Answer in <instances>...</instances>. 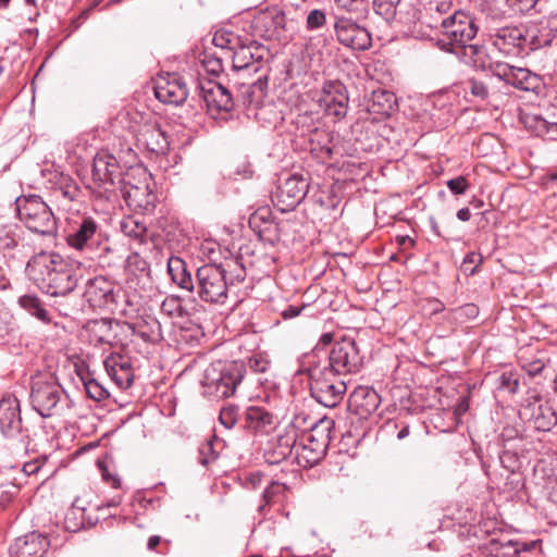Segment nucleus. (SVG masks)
I'll use <instances>...</instances> for the list:
<instances>
[{
    "mask_svg": "<svg viewBox=\"0 0 557 557\" xmlns=\"http://www.w3.org/2000/svg\"><path fill=\"white\" fill-rule=\"evenodd\" d=\"M26 274L39 289L50 296H65L77 286L74 269L55 252H39L26 264Z\"/></svg>",
    "mask_w": 557,
    "mask_h": 557,
    "instance_id": "nucleus-1",
    "label": "nucleus"
},
{
    "mask_svg": "<svg viewBox=\"0 0 557 557\" xmlns=\"http://www.w3.org/2000/svg\"><path fill=\"white\" fill-rule=\"evenodd\" d=\"M333 425V420L323 418L310 423L309 430L297 437L296 461L300 467L311 468L324 457Z\"/></svg>",
    "mask_w": 557,
    "mask_h": 557,
    "instance_id": "nucleus-2",
    "label": "nucleus"
},
{
    "mask_svg": "<svg viewBox=\"0 0 557 557\" xmlns=\"http://www.w3.org/2000/svg\"><path fill=\"white\" fill-rule=\"evenodd\" d=\"M245 373L242 361L218 360L207 367L201 383L207 393L218 398H227L235 395Z\"/></svg>",
    "mask_w": 557,
    "mask_h": 557,
    "instance_id": "nucleus-3",
    "label": "nucleus"
},
{
    "mask_svg": "<svg viewBox=\"0 0 557 557\" xmlns=\"http://www.w3.org/2000/svg\"><path fill=\"white\" fill-rule=\"evenodd\" d=\"M17 216L32 232L51 236L57 232V221L50 207L38 195L21 196L15 200Z\"/></svg>",
    "mask_w": 557,
    "mask_h": 557,
    "instance_id": "nucleus-4",
    "label": "nucleus"
},
{
    "mask_svg": "<svg viewBox=\"0 0 557 557\" xmlns=\"http://www.w3.org/2000/svg\"><path fill=\"white\" fill-rule=\"evenodd\" d=\"M309 376L311 396L319 404L334 408L343 400L347 391L344 376L323 367L310 369Z\"/></svg>",
    "mask_w": 557,
    "mask_h": 557,
    "instance_id": "nucleus-5",
    "label": "nucleus"
},
{
    "mask_svg": "<svg viewBox=\"0 0 557 557\" xmlns=\"http://www.w3.org/2000/svg\"><path fill=\"white\" fill-rule=\"evenodd\" d=\"M91 174L92 185L88 187L92 194L99 198L111 200L114 196L116 180L121 174L116 158L106 150H100L94 158Z\"/></svg>",
    "mask_w": 557,
    "mask_h": 557,
    "instance_id": "nucleus-6",
    "label": "nucleus"
},
{
    "mask_svg": "<svg viewBox=\"0 0 557 557\" xmlns=\"http://www.w3.org/2000/svg\"><path fill=\"white\" fill-rule=\"evenodd\" d=\"M197 294L199 298L209 304L226 302L228 285L223 274V269L216 263H208L197 269Z\"/></svg>",
    "mask_w": 557,
    "mask_h": 557,
    "instance_id": "nucleus-7",
    "label": "nucleus"
},
{
    "mask_svg": "<svg viewBox=\"0 0 557 557\" xmlns=\"http://www.w3.org/2000/svg\"><path fill=\"white\" fill-rule=\"evenodd\" d=\"M63 397L64 391L53 376L38 374L32 377L30 401L40 416H51Z\"/></svg>",
    "mask_w": 557,
    "mask_h": 557,
    "instance_id": "nucleus-8",
    "label": "nucleus"
},
{
    "mask_svg": "<svg viewBox=\"0 0 557 557\" xmlns=\"http://www.w3.org/2000/svg\"><path fill=\"white\" fill-rule=\"evenodd\" d=\"M434 26H441V33L449 40L450 45L465 47L475 38L479 26L476 20L463 11H455L445 20H436Z\"/></svg>",
    "mask_w": 557,
    "mask_h": 557,
    "instance_id": "nucleus-9",
    "label": "nucleus"
},
{
    "mask_svg": "<svg viewBox=\"0 0 557 557\" xmlns=\"http://www.w3.org/2000/svg\"><path fill=\"white\" fill-rule=\"evenodd\" d=\"M362 366V357L356 342L349 337H343L336 342L329 355V364L323 368L346 376L356 373Z\"/></svg>",
    "mask_w": 557,
    "mask_h": 557,
    "instance_id": "nucleus-10",
    "label": "nucleus"
},
{
    "mask_svg": "<svg viewBox=\"0 0 557 557\" xmlns=\"http://www.w3.org/2000/svg\"><path fill=\"white\" fill-rule=\"evenodd\" d=\"M308 190L309 177L294 173L278 184L272 196V202L281 212H289L301 203Z\"/></svg>",
    "mask_w": 557,
    "mask_h": 557,
    "instance_id": "nucleus-11",
    "label": "nucleus"
},
{
    "mask_svg": "<svg viewBox=\"0 0 557 557\" xmlns=\"http://www.w3.org/2000/svg\"><path fill=\"white\" fill-rule=\"evenodd\" d=\"M319 107L336 121L346 117L349 109V96L346 86L339 81H327L323 84L318 99Z\"/></svg>",
    "mask_w": 557,
    "mask_h": 557,
    "instance_id": "nucleus-12",
    "label": "nucleus"
},
{
    "mask_svg": "<svg viewBox=\"0 0 557 557\" xmlns=\"http://www.w3.org/2000/svg\"><path fill=\"white\" fill-rule=\"evenodd\" d=\"M334 29L338 42L345 47L363 51L372 45L369 30L350 17L336 15Z\"/></svg>",
    "mask_w": 557,
    "mask_h": 557,
    "instance_id": "nucleus-13",
    "label": "nucleus"
},
{
    "mask_svg": "<svg viewBox=\"0 0 557 557\" xmlns=\"http://www.w3.org/2000/svg\"><path fill=\"white\" fill-rule=\"evenodd\" d=\"M141 175L144 176V182L138 184L131 182L129 174L119 180V183H121V193L128 206L148 213L152 212L156 207L157 195L146 182L147 173L141 171Z\"/></svg>",
    "mask_w": 557,
    "mask_h": 557,
    "instance_id": "nucleus-14",
    "label": "nucleus"
},
{
    "mask_svg": "<svg viewBox=\"0 0 557 557\" xmlns=\"http://www.w3.org/2000/svg\"><path fill=\"white\" fill-rule=\"evenodd\" d=\"M153 91L159 101L172 106L183 104L188 97V87L176 73L159 75L153 82Z\"/></svg>",
    "mask_w": 557,
    "mask_h": 557,
    "instance_id": "nucleus-15",
    "label": "nucleus"
},
{
    "mask_svg": "<svg viewBox=\"0 0 557 557\" xmlns=\"http://www.w3.org/2000/svg\"><path fill=\"white\" fill-rule=\"evenodd\" d=\"M134 133L138 147L156 154H164L169 150L170 143L165 132L156 120L141 117Z\"/></svg>",
    "mask_w": 557,
    "mask_h": 557,
    "instance_id": "nucleus-16",
    "label": "nucleus"
},
{
    "mask_svg": "<svg viewBox=\"0 0 557 557\" xmlns=\"http://www.w3.org/2000/svg\"><path fill=\"white\" fill-rule=\"evenodd\" d=\"M306 419L301 416L295 417L294 421L286 428L285 433L280 435L275 445L267 450L265 458L269 463H280L287 457H296L297 430H300Z\"/></svg>",
    "mask_w": 557,
    "mask_h": 557,
    "instance_id": "nucleus-17",
    "label": "nucleus"
},
{
    "mask_svg": "<svg viewBox=\"0 0 557 557\" xmlns=\"http://www.w3.org/2000/svg\"><path fill=\"white\" fill-rule=\"evenodd\" d=\"M492 47L505 57H517L523 50L527 38L517 26H505L491 35Z\"/></svg>",
    "mask_w": 557,
    "mask_h": 557,
    "instance_id": "nucleus-18",
    "label": "nucleus"
},
{
    "mask_svg": "<svg viewBox=\"0 0 557 557\" xmlns=\"http://www.w3.org/2000/svg\"><path fill=\"white\" fill-rule=\"evenodd\" d=\"M495 76L523 91H535L541 84L536 74L528 69L513 66L506 62L495 66Z\"/></svg>",
    "mask_w": 557,
    "mask_h": 557,
    "instance_id": "nucleus-19",
    "label": "nucleus"
},
{
    "mask_svg": "<svg viewBox=\"0 0 557 557\" xmlns=\"http://www.w3.org/2000/svg\"><path fill=\"white\" fill-rule=\"evenodd\" d=\"M199 91V96L205 101L208 111L212 114L221 111L228 112L234 107L231 92L220 83L210 79L201 82Z\"/></svg>",
    "mask_w": 557,
    "mask_h": 557,
    "instance_id": "nucleus-20",
    "label": "nucleus"
},
{
    "mask_svg": "<svg viewBox=\"0 0 557 557\" xmlns=\"http://www.w3.org/2000/svg\"><path fill=\"white\" fill-rule=\"evenodd\" d=\"M0 431L7 437L15 438L23 435L24 428L18 399L9 395L0 400Z\"/></svg>",
    "mask_w": 557,
    "mask_h": 557,
    "instance_id": "nucleus-21",
    "label": "nucleus"
},
{
    "mask_svg": "<svg viewBox=\"0 0 557 557\" xmlns=\"http://www.w3.org/2000/svg\"><path fill=\"white\" fill-rule=\"evenodd\" d=\"M381 397L375 389L359 386L349 396L348 410L359 419H367L380 406Z\"/></svg>",
    "mask_w": 557,
    "mask_h": 557,
    "instance_id": "nucleus-22",
    "label": "nucleus"
},
{
    "mask_svg": "<svg viewBox=\"0 0 557 557\" xmlns=\"http://www.w3.org/2000/svg\"><path fill=\"white\" fill-rule=\"evenodd\" d=\"M537 541L522 542L507 536L491 539L487 543V550L495 557H522V554L535 549Z\"/></svg>",
    "mask_w": 557,
    "mask_h": 557,
    "instance_id": "nucleus-23",
    "label": "nucleus"
},
{
    "mask_svg": "<svg viewBox=\"0 0 557 557\" xmlns=\"http://www.w3.org/2000/svg\"><path fill=\"white\" fill-rule=\"evenodd\" d=\"M245 429L253 434H269L277 424V417L260 406H250L245 412Z\"/></svg>",
    "mask_w": 557,
    "mask_h": 557,
    "instance_id": "nucleus-24",
    "label": "nucleus"
},
{
    "mask_svg": "<svg viewBox=\"0 0 557 557\" xmlns=\"http://www.w3.org/2000/svg\"><path fill=\"white\" fill-rule=\"evenodd\" d=\"M106 370L112 381L122 389H127L134 382L131 359L122 355H111L104 361Z\"/></svg>",
    "mask_w": 557,
    "mask_h": 557,
    "instance_id": "nucleus-25",
    "label": "nucleus"
},
{
    "mask_svg": "<svg viewBox=\"0 0 557 557\" xmlns=\"http://www.w3.org/2000/svg\"><path fill=\"white\" fill-rule=\"evenodd\" d=\"M98 231V224L89 216H85L77 224V227L67 235L66 242L70 247L81 250H91L95 243Z\"/></svg>",
    "mask_w": 557,
    "mask_h": 557,
    "instance_id": "nucleus-26",
    "label": "nucleus"
},
{
    "mask_svg": "<svg viewBox=\"0 0 557 557\" xmlns=\"http://www.w3.org/2000/svg\"><path fill=\"white\" fill-rule=\"evenodd\" d=\"M48 539L33 532L15 540L10 548L11 557H44L48 548Z\"/></svg>",
    "mask_w": 557,
    "mask_h": 557,
    "instance_id": "nucleus-27",
    "label": "nucleus"
},
{
    "mask_svg": "<svg viewBox=\"0 0 557 557\" xmlns=\"http://www.w3.org/2000/svg\"><path fill=\"white\" fill-rule=\"evenodd\" d=\"M265 53V47L256 41L243 45L233 53V67L234 70H246L252 67L253 71H257L258 67L255 66V64L260 63L264 59Z\"/></svg>",
    "mask_w": 557,
    "mask_h": 557,
    "instance_id": "nucleus-28",
    "label": "nucleus"
},
{
    "mask_svg": "<svg viewBox=\"0 0 557 557\" xmlns=\"http://www.w3.org/2000/svg\"><path fill=\"white\" fill-rule=\"evenodd\" d=\"M128 326L134 334L147 343L156 344L163 338L161 323L153 314L143 313Z\"/></svg>",
    "mask_w": 557,
    "mask_h": 557,
    "instance_id": "nucleus-29",
    "label": "nucleus"
},
{
    "mask_svg": "<svg viewBox=\"0 0 557 557\" xmlns=\"http://www.w3.org/2000/svg\"><path fill=\"white\" fill-rule=\"evenodd\" d=\"M462 52L463 57L467 59V62L482 71H491L494 76L495 66L505 63L500 60H496L488 51V48L484 45L467 44L462 48Z\"/></svg>",
    "mask_w": 557,
    "mask_h": 557,
    "instance_id": "nucleus-30",
    "label": "nucleus"
},
{
    "mask_svg": "<svg viewBox=\"0 0 557 557\" xmlns=\"http://www.w3.org/2000/svg\"><path fill=\"white\" fill-rule=\"evenodd\" d=\"M168 272L173 283L180 288L193 293L196 288L191 274L187 271L185 261L180 257L168 260Z\"/></svg>",
    "mask_w": 557,
    "mask_h": 557,
    "instance_id": "nucleus-31",
    "label": "nucleus"
},
{
    "mask_svg": "<svg viewBox=\"0 0 557 557\" xmlns=\"http://www.w3.org/2000/svg\"><path fill=\"white\" fill-rule=\"evenodd\" d=\"M85 296L94 305L101 306L112 296L111 283L103 276H97L88 281Z\"/></svg>",
    "mask_w": 557,
    "mask_h": 557,
    "instance_id": "nucleus-32",
    "label": "nucleus"
},
{
    "mask_svg": "<svg viewBox=\"0 0 557 557\" xmlns=\"http://www.w3.org/2000/svg\"><path fill=\"white\" fill-rule=\"evenodd\" d=\"M53 188L55 193H60L62 198L69 202L79 201L83 196L79 185L69 174L60 173L55 175Z\"/></svg>",
    "mask_w": 557,
    "mask_h": 557,
    "instance_id": "nucleus-33",
    "label": "nucleus"
},
{
    "mask_svg": "<svg viewBox=\"0 0 557 557\" xmlns=\"http://www.w3.org/2000/svg\"><path fill=\"white\" fill-rule=\"evenodd\" d=\"M283 13L261 12L255 17L256 29L263 32L262 36L273 37L277 30L284 28Z\"/></svg>",
    "mask_w": 557,
    "mask_h": 557,
    "instance_id": "nucleus-34",
    "label": "nucleus"
},
{
    "mask_svg": "<svg viewBox=\"0 0 557 557\" xmlns=\"http://www.w3.org/2000/svg\"><path fill=\"white\" fill-rule=\"evenodd\" d=\"M450 9V2L433 0L424 9V12L421 13L419 21L421 25H425L432 29L441 30V26H434L433 22L436 20H445L447 15L451 14Z\"/></svg>",
    "mask_w": 557,
    "mask_h": 557,
    "instance_id": "nucleus-35",
    "label": "nucleus"
},
{
    "mask_svg": "<svg viewBox=\"0 0 557 557\" xmlns=\"http://www.w3.org/2000/svg\"><path fill=\"white\" fill-rule=\"evenodd\" d=\"M121 231L139 244H145L151 234L146 224L136 216H126L121 221Z\"/></svg>",
    "mask_w": 557,
    "mask_h": 557,
    "instance_id": "nucleus-36",
    "label": "nucleus"
},
{
    "mask_svg": "<svg viewBox=\"0 0 557 557\" xmlns=\"http://www.w3.org/2000/svg\"><path fill=\"white\" fill-rule=\"evenodd\" d=\"M223 269L224 277L228 285V289L246 278V269L239 259H228L224 263L219 264Z\"/></svg>",
    "mask_w": 557,
    "mask_h": 557,
    "instance_id": "nucleus-37",
    "label": "nucleus"
},
{
    "mask_svg": "<svg viewBox=\"0 0 557 557\" xmlns=\"http://www.w3.org/2000/svg\"><path fill=\"white\" fill-rule=\"evenodd\" d=\"M533 424L539 431H550L557 424L556 411L548 405H540L533 413Z\"/></svg>",
    "mask_w": 557,
    "mask_h": 557,
    "instance_id": "nucleus-38",
    "label": "nucleus"
},
{
    "mask_svg": "<svg viewBox=\"0 0 557 557\" xmlns=\"http://www.w3.org/2000/svg\"><path fill=\"white\" fill-rule=\"evenodd\" d=\"M20 306L44 323H50L49 311L36 295H23L18 298Z\"/></svg>",
    "mask_w": 557,
    "mask_h": 557,
    "instance_id": "nucleus-39",
    "label": "nucleus"
},
{
    "mask_svg": "<svg viewBox=\"0 0 557 557\" xmlns=\"http://www.w3.org/2000/svg\"><path fill=\"white\" fill-rule=\"evenodd\" d=\"M525 125L537 136L557 134V122H549L539 114L528 115L525 117Z\"/></svg>",
    "mask_w": 557,
    "mask_h": 557,
    "instance_id": "nucleus-40",
    "label": "nucleus"
},
{
    "mask_svg": "<svg viewBox=\"0 0 557 557\" xmlns=\"http://www.w3.org/2000/svg\"><path fill=\"white\" fill-rule=\"evenodd\" d=\"M161 312L169 318H182L185 309L182 306L181 298L177 296H166L161 302Z\"/></svg>",
    "mask_w": 557,
    "mask_h": 557,
    "instance_id": "nucleus-41",
    "label": "nucleus"
},
{
    "mask_svg": "<svg viewBox=\"0 0 557 557\" xmlns=\"http://www.w3.org/2000/svg\"><path fill=\"white\" fill-rule=\"evenodd\" d=\"M20 231L17 225L0 227V250L14 248L20 240Z\"/></svg>",
    "mask_w": 557,
    "mask_h": 557,
    "instance_id": "nucleus-42",
    "label": "nucleus"
},
{
    "mask_svg": "<svg viewBox=\"0 0 557 557\" xmlns=\"http://www.w3.org/2000/svg\"><path fill=\"white\" fill-rule=\"evenodd\" d=\"M284 484L278 483L276 481H271L262 494V504L259 506V511L263 513L265 507L272 504L278 495L284 493Z\"/></svg>",
    "mask_w": 557,
    "mask_h": 557,
    "instance_id": "nucleus-43",
    "label": "nucleus"
},
{
    "mask_svg": "<svg viewBox=\"0 0 557 557\" xmlns=\"http://www.w3.org/2000/svg\"><path fill=\"white\" fill-rule=\"evenodd\" d=\"M395 101V96L392 92L385 90L373 92V107H381V109L376 111L377 113L388 114Z\"/></svg>",
    "mask_w": 557,
    "mask_h": 557,
    "instance_id": "nucleus-44",
    "label": "nucleus"
},
{
    "mask_svg": "<svg viewBox=\"0 0 557 557\" xmlns=\"http://www.w3.org/2000/svg\"><path fill=\"white\" fill-rule=\"evenodd\" d=\"M87 395L96 400L101 401L107 399L110 394L106 387H103L97 380L89 379L84 382Z\"/></svg>",
    "mask_w": 557,
    "mask_h": 557,
    "instance_id": "nucleus-45",
    "label": "nucleus"
},
{
    "mask_svg": "<svg viewBox=\"0 0 557 557\" xmlns=\"http://www.w3.org/2000/svg\"><path fill=\"white\" fill-rule=\"evenodd\" d=\"M399 2L400 0H373V8L376 14L388 20L394 16Z\"/></svg>",
    "mask_w": 557,
    "mask_h": 557,
    "instance_id": "nucleus-46",
    "label": "nucleus"
},
{
    "mask_svg": "<svg viewBox=\"0 0 557 557\" xmlns=\"http://www.w3.org/2000/svg\"><path fill=\"white\" fill-rule=\"evenodd\" d=\"M220 423L227 430L234 428L238 420V408L234 405H228L220 410Z\"/></svg>",
    "mask_w": 557,
    "mask_h": 557,
    "instance_id": "nucleus-47",
    "label": "nucleus"
},
{
    "mask_svg": "<svg viewBox=\"0 0 557 557\" xmlns=\"http://www.w3.org/2000/svg\"><path fill=\"white\" fill-rule=\"evenodd\" d=\"M483 261V257L478 252H469L462 260L461 271L467 275H473L478 272L480 264Z\"/></svg>",
    "mask_w": 557,
    "mask_h": 557,
    "instance_id": "nucleus-48",
    "label": "nucleus"
},
{
    "mask_svg": "<svg viewBox=\"0 0 557 557\" xmlns=\"http://www.w3.org/2000/svg\"><path fill=\"white\" fill-rule=\"evenodd\" d=\"M337 8L349 13H364L368 9V0H335Z\"/></svg>",
    "mask_w": 557,
    "mask_h": 557,
    "instance_id": "nucleus-49",
    "label": "nucleus"
},
{
    "mask_svg": "<svg viewBox=\"0 0 557 557\" xmlns=\"http://www.w3.org/2000/svg\"><path fill=\"white\" fill-rule=\"evenodd\" d=\"M468 90L470 94L481 100H485L488 97V87L484 82L471 78L467 82Z\"/></svg>",
    "mask_w": 557,
    "mask_h": 557,
    "instance_id": "nucleus-50",
    "label": "nucleus"
},
{
    "mask_svg": "<svg viewBox=\"0 0 557 557\" xmlns=\"http://www.w3.org/2000/svg\"><path fill=\"white\" fill-rule=\"evenodd\" d=\"M198 460L202 466H208L218 458V454L213 450L212 443L209 441L199 447Z\"/></svg>",
    "mask_w": 557,
    "mask_h": 557,
    "instance_id": "nucleus-51",
    "label": "nucleus"
},
{
    "mask_svg": "<svg viewBox=\"0 0 557 557\" xmlns=\"http://www.w3.org/2000/svg\"><path fill=\"white\" fill-rule=\"evenodd\" d=\"M507 5L517 13H528L535 8L539 0H505Z\"/></svg>",
    "mask_w": 557,
    "mask_h": 557,
    "instance_id": "nucleus-52",
    "label": "nucleus"
},
{
    "mask_svg": "<svg viewBox=\"0 0 557 557\" xmlns=\"http://www.w3.org/2000/svg\"><path fill=\"white\" fill-rule=\"evenodd\" d=\"M326 22L325 13L322 10H312L307 16L308 29H317L322 27Z\"/></svg>",
    "mask_w": 557,
    "mask_h": 557,
    "instance_id": "nucleus-53",
    "label": "nucleus"
},
{
    "mask_svg": "<svg viewBox=\"0 0 557 557\" xmlns=\"http://www.w3.org/2000/svg\"><path fill=\"white\" fill-rule=\"evenodd\" d=\"M446 185L454 195H463L469 188V183L465 176L451 178L447 181Z\"/></svg>",
    "mask_w": 557,
    "mask_h": 557,
    "instance_id": "nucleus-54",
    "label": "nucleus"
},
{
    "mask_svg": "<svg viewBox=\"0 0 557 557\" xmlns=\"http://www.w3.org/2000/svg\"><path fill=\"white\" fill-rule=\"evenodd\" d=\"M270 367V361L261 355H253L249 359V368L256 373H264Z\"/></svg>",
    "mask_w": 557,
    "mask_h": 557,
    "instance_id": "nucleus-55",
    "label": "nucleus"
},
{
    "mask_svg": "<svg viewBox=\"0 0 557 557\" xmlns=\"http://www.w3.org/2000/svg\"><path fill=\"white\" fill-rule=\"evenodd\" d=\"M499 387L516 393L519 386L518 380L511 373H503L499 379Z\"/></svg>",
    "mask_w": 557,
    "mask_h": 557,
    "instance_id": "nucleus-56",
    "label": "nucleus"
},
{
    "mask_svg": "<svg viewBox=\"0 0 557 557\" xmlns=\"http://www.w3.org/2000/svg\"><path fill=\"white\" fill-rule=\"evenodd\" d=\"M315 201L317 203L320 205L321 208H325L327 210H335L338 205L337 197L332 194H324L323 196L319 197Z\"/></svg>",
    "mask_w": 557,
    "mask_h": 557,
    "instance_id": "nucleus-57",
    "label": "nucleus"
},
{
    "mask_svg": "<svg viewBox=\"0 0 557 557\" xmlns=\"http://www.w3.org/2000/svg\"><path fill=\"white\" fill-rule=\"evenodd\" d=\"M42 467V462L39 461L38 459L36 460H32V461H28V462H25L23 465V472L26 474V475H35L39 472V470L41 469Z\"/></svg>",
    "mask_w": 557,
    "mask_h": 557,
    "instance_id": "nucleus-58",
    "label": "nucleus"
},
{
    "mask_svg": "<svg viewBox=\"0 0 557 557\" xmlns=\"http://www.w3.org/2000/svg\"><path fill=\"white\" fill-rule=\"evenodd\" d=\"M305 307L306 306H289L288 308L282 311V318L285 320L293 319L299 315L300 312L305 309Z\"/></svg>",
    "mask_w": 557,
    "mask_h": 557,
    "instance_id": "nucleus-59",
    "label": "nucleus"
},
{
    "mask_svg": "<svg viewBox=\"0 0 557 557\" xmlns=\"http://www.w3.org/2000/svg\"><path fill=\"white\" fill-rule=\"evenodd\" d=\"M458 311H459L461 314H463V315H466V317H468V318H474V317H476V315H478V313H479V309H478V307H476L475 305H473V304H467V305H465V306L460 307V308L458 309Z\"/></svg>",
    "mask_w": 557,
    "mask_h": 557,
    "instance_id": "nucleus-60",
    "label": "nucleus"
},
{
    "mask_svg": "<svg viewBox=\"0 0 557 557\" xmlns=\"http://www.w3.org/2000/svg\"><path fill=\"white\" fill-rule=\"evenodd\" d=\"M102 478L107 483L111 484L113 487H119L121 484L120 479L116 475L111 474L107 468L102 469Z\"/></svg>",
    "mask_w": 557,
    "mask_h": 557,
    "instance_id": "nucleus-61",
    "label": "nucleus"
},
{
    "mask_svg": "<svg viewBox=\"0 0 557 557\" xmlns=\"http://www.w3.org/2000/svg\"><path fill=\"white\" fill-rule=\"evenodd\" d=\"M544 369V363L540 360L537 361H534L532 363H530L527 368V371L530 375H537L539 373L542 372V370Z\"/></svg>",
    "mask_w": 557,
    "mask_h": 557,
    "instance_id": "nucleus-62",
    "label": "nucleus"
},
{
    "mask_svg": "<svg viewBox=\"0 0 557 557\" xmlns=\"http://www.w3.org/2000/svg\"><path fill=\"white\" fill-rule=\"evenodd\" d=\"M262 476L263 475L260 472L251 473L248 476V482L251 484L252 488H257L260 486Z\"/></svg>",
    "mask_w": 557,
    "mask_h": 557,
    "instance_id": "nucleus-63",
    "label": "nucleus"
},
{
    "mask_svg": "<svg viewBox=\"0 0 557 557\" xmlns=\"http://www.w3.org/2000/svg\"><path fill=\"white\" fill-rule=\"evenodd\" d=\"M548 497L552 503L557 505V479L552 483L549 487Z\"/></svg>",
    "mask_w": 557,
    "mask_h": 557,
    "instance_id": "nucleus-64",
    "label": "nucleus"
}]
</instances>
